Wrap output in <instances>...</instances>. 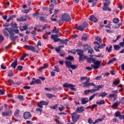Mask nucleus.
<instances>
[{"label": "nucleus", "instance_id": "nucleus-39", "mask_svg": "<svg viewBox=\"0 0 124 124\" xmlns=\"http://www.w3.org/2000/svg\"><path fill=\"white\" fill-rule=\"evenodd\" d=\"M5 30H6V31H8L10 35H14V33H13V31H12V30H9L7 28H5Z\"/></svg>", "mask_w": 124, "mask_h": 124}, {"label": "nucleus", "instance_id": "nucleus-31", "mask_svg": "<svg viewBox=\"0 0 124 124\" xmlns=\"http://www.w3.org/2000/svg\"><path fill=\"white\" fill-rule=\"evenodd\" d=\"M90 48H91V46H90L88 45H85L83 46V49H84V51H87V50H89V49H90Z\"/></svg>", "mask_w": 124, "mask_h": 124}, {"label": "nucleus", "instance_id": "nucleus-30", "mask_svg": "<svg viewBox=\"0 0 124 124\" xmlns=\"http://www.w3.org/2000/svg\"><path fill=\"white\" fill-rule=\"evenodd\" d=\"M103 121V119L102 118H99L97 120H95V122L93 123V124H97L100 122H102Z\"/></svg>", "mask_w": 124, "mask_h": 124}, {"label": "nucleus", "instance_id": "nucleus-32", "mask_svg": "<svg viewBox=\"0 0 124 124\" xmlns=\"http://www.w3.org/2000/svg\"><path fill=\"white\" fill-rule=\"evenodd\" d=\"M117 61V59L113 58L109 60L108 62V64H110L111 62H116Z\"/></svg>", "mask_w": 124, "mask_h": 124}, {"label": "nucleus", "instance_id": "nucleus-26", "mask_svg": "<svg viewBox=\"0 0 124 124\" xmlns=\"http://www.w3.org/2000/svg\"><path fill=\"white\" fill-rule=\"evenodd\" d=\"M20 30L21 31H26V30H28V26L25 25L24 26H20Z\"/></svg>", "mask_w": 124, "mask_h": 124}, {"label": "nucleus", "instance_id": "nucleus-7", "mask_svg": "<svg viewBox=\"0 0 124 124\" xmlns=\"http://www.w3.org/2000/svg\"><path fill=\"white\" fill-rule=\"evenodd\" d=\"M23 118L24 120H29L31 118V114L29 111H26L23 113Z\"/></svg>", "mask_w": 124, "mask_h": 124}, {"label": "nucleus", "instance_id": "nucleus-60", "mask_svg": "<svg viewBox=\"0 0 124 124\" xmlns=\"http://www.w3.org/2000/svg\"><path fill=\"white\" fill-rule=\"evenodd\" d=\"M55 68V71H56L57 72H60V68H59V67L55 66L54 67Z\"/></svg>", "mask_w": 124, "mask_h": 124}, {"label": "nucleus", "instance_id": "nucleus-18", "mask_svg": "<svg viewBox=\"0 0 124 124\" xmlns=\"http://www.w3.org/2000/svg\"><path fill=\"white\" fill-rule=\"evenodd\" d=\"M90 21H93V22H94L96 23V22H97V18L94 16L92 15L90 17Z\"/></svg>", "mask_w": 124, "mask_h": 124}, {"label": "nucleus", "instance_id": "nucleus-52", "mask_svg": "<svg viewBox=\"0 0 124 124\" xmlns=\"http://www.w3.org/2000/svg\"><path fill=\"white\" fill-rule=\"evenodd\" d=\"M123 42H120L119 43V45L121 47H124V38H123Z\"/></svg>", "mask_w": 124, "mask_h": 124}, {"label": "nucleus", "instance_id": "nucleus-17", "mask_svg": "<svg viewBox=\"0 0 124 124\" xmlns=\"http://www.w3.org/2000/svg\"><path fill=\"white\" fill-rule=\"evenodd\" d=\"M88 58V56H85L84 54L80 55L79 57V61L81 62V61H84V60H87Z\"/></svg>", "mask_w": 124, "mask_h": 124}, {"label": "nucleus", "instance_id": "nucleus-22", "mask_svg": "<svg viewBox=\"0 0 124 124\" xmlns=\"http://www.w3.org/2000/svg\"><path fill=\"white\" fill-rule=\"evenodd\" d=\"M59 41H61L62 44H65V45H67V42H68V39H65L64 40L60 39Z\"/></svg>", "mask_w": 124, "mask_h": 124}, {"label": "nucleus", "instance_id": "nucleus-28", "mask_svg": "<svg viewBox=\"0 0 124 124\" xmlns=\"http://www.w3.org/2000/svg\"><path fill=\"white\" fill-rule=\"evenodd\" d=\"M19 114H20V110L16 109L14 112V116H15V117H19Z\"/></svg>", "mask_w": 124, "mask_h": 124}, {"label": "nucleus", "instance_id": "nucleus-41", "mask_svg": "<svg viewBox=\"0 0 124 124\" xmlns=\"http://www.w3.org/2000/svg\"><path fill=\"white\" fill-rule=\"evenodd\" d=\"M113 22L114 24H118L120 22V20L118 18H115L113 19Z\"/></svg>", "mask_w": 124, "mask_h": 124}, {"label": "nucleus", "instance_id": "nucleus-29", "mask_svg": "<svg viewBox=\"0 0 124 124\" xmlns=\"http://www.w3.org/2000/svg\"><path fill=\"white\" fill-rule=\"evenodd\" d=\"M112 48H113V46H109V48H108V46H107L106 48V51H107L108 52V53H110V52H111V51H112Z\"/></svg>", "mask_w": 124, "mask_h": 124}, {"label": "nucleus", "instance_id": "nucleus-9", "mask_svg": "<svg viewBox=\"0 0 124 124\" xmlns=\"http://www.w3.org/2000/svg\"><path fill=\"white\" fill-rule=\"evenodd\" d=\"M25 47L26 49H27V50H29L30 51H31L32 52H36V49L35 48V47L32 46L26 45L25 46Z\"/></svg>", "mask_w": 124, "mask_h": 124}, {"label": "nucleus", "instance_id": "nucleus-6", "mask_svg": "<svg viewBox=\"0 0 124 124\" xmlns=\"http://www.w3.org/2000/svg\"><path fill=\"white\" fill-rule=\"evenodd\" d=\"M63 88H69L72 91H75L76 90L75 88H74L75 87V85H73V84L70 83H65L63 85Z\"/></svg>", "mask_w": 124, "mask_h": 124}, {"label": "nucleus", "instance_id": "nucleus-44", "mask_svg": "<svg viewBox=\"0 0 124 124\" xmlns=\"http://www.w3.org/2000/svg\"><path fill=\"white\" fill-rule=\"evenodd\" d=\"M34 81L35 82V84H40L41 83V81L40 80V79H36L35 78H34Z\"/></svg>", "mask_w": 124, "mask_h": 124}, {"label": "nucleus", "instance_id": "nucleus-49", "mask_svg": "<svg viewBox=\"0 0 124 124\" xmlns=\"http://www.w3.org/2000/svg\"><path fill=\"white\" fill-rule=\"evenodd\" d=\"M92 91H93V90H87L84 91V93L85 94H89V93H91Z\"/></svg>", "mask_w": 124, "mask_h": 124}, {"label": "nucleus", "instance_id": "nucleus-14", "mask_svg": "<svg viewBox=\"0 0 124 124\" xmlns=\"http://www.w3.org/2000/svg\"><path fill=\"white\" fill-rule=\"evenodd\" d=\"M104 88V85H97V86H95V89H93L92 91L93 92H95L96 91H99L100 89H102Z\"/></svg>", "mask_w": 124, "mask_h": 124}, {"label": "nucleus", "instance_id": "nucleus-11", "mask_svg": "<svg viewBox=\"0 0 124 124\" xmlns=\"http://www.w3.org/2000/svg\"><path fill=\"white\" fill-rule=\"evenodd\" d=\"M58 37H59L58 34H56V35L52 34L51 36V39H53L54 42H58V41H60L61 39L59 38Z\"/></svg>", "mask_w": 124, "mask_h": 124}, {"label": "nucleus", "instance_id": "nucleus-58", "mask_svg": "<svg viewBox=\"0 0 124 124\" xmlns=\"http://www.w3.org/2000/svg\"><path fill=\"white\" fill-rule=\"evenodd\" d=\"M105 46H106L105 44H102V45L99 46V48H100V49H102V48H104Z\"/></svg>", "mask_w": 124, "mask_h": 124}, {"label": "nucleus", "instance_id": "nucleus-16", "mask_svg": "<svg viewBox=\"0 0 124 124\" xmlns=\"http://www.w3.org/2000/svg\"><path fill=\"white\" fill-rule=\"evenodd\" d=\"M81 104L85 105V104H87V103L89 102V98H83L81 99Z\"/></svg>", "mask_w": 124, "mask_h": 124}, {"label": "nucleus", "instance_id": "nucleus-35", "mask_svg": "<svg viewBox=\"0 0 124 124\" xmlns=\"http://www.w3.org/2000/svg\"><path fill=\"white\" fill-rule=\"evenodd\" d=\"M113 47H114V50H116V51H118L121 49V46H119L118 45H115L113 46Z\"/></svg>", "mask_w": 124, "mask_h": 124}, {"label": "nucleus", "instance_id": "nucleus-34", "mask_svg": "<svg viewBox=\"0 0 124 124\" xmlns=\"http://www.w3.org/2000/svg\"><path fill=\"white\" fill-rule=\"evenodd\" d=\"M88 39V36L86 34H84L82 37V40H83L84 41H86Z\"/></svg>", "mask_w": 124, "mask_h": 124}, {"label": "nucleus", "instance_id": "nucleus-46", "mask_svg": "<svg viewBox=\"0 0 124 124\" xmlns=\"http://www.w3.org/2000/svg\"><path fill=\"white\" fill-rule=\"evenodd\" d=\"M8 76L9 77H12V76H14V74H13V72H12V71H10L8 73Z\"/></svg>", "mask_w": 124, "mask_h": 124}, {"label": "nucleus", "instance_id": "nucleus-13", "mask_svg": "<svg viewBox=\"0 0 124 124\" xmlns=\"http://www.w3.org/2000/svg\"><path fill=\"white\" fill-rule=\"evenodd\" d=\"M83 87L88 88L90 87V78H87L85 82L83 83Z\"/></svg>", "mask_w": 124, "mask_h": 124}, {"label": "nucleus", "instance_id": "nucleus-50", "mask_svg": "<svg viewBox=\"0 0 124 124\" xmlns=\"http://www.w3.org/2000/svg\"><path fill=\"white\" fill-rule=\"evenodd\" d=\"M36 112H40V113H42V108H36Z\"/></svg>", "mask_w": 124, "mask_h": 124}, {"label": "nucleus", "instance_id": "nucleus-56", "mask_svg": "<svg viewBox=\"0 0 124 124\" xmlns=\"http://www.w3.org/2000/svg\"><path fill=\"white\" fill-rule=\"evenodd\" d=\"M87 79H89L87 77H83L80 78L81 81H84V80H86V81H87Z\"/></svg>", "mask_w": 124, "mask_h": 124}, {"label": "nucleus", "instance_id": "nucleus-5", "mask_svg": "<svg viewBox=\"0 0 124 124\" xmlns=\"http://www.w3.org/2000/svg\"><path fill=\"white\" fill-rule=\"evenodd\" d=\"M62 21H66L67 22H68L71 20V18H70V16L69 14H64L62 16Z\"/></svg>", "mask_w": 124, "mask_h": 124}, {"label": "nucleus", "instance_id": "nucleus-15", "mask_svg": "<svg viewBox=\"0 0 124 124\" xmlns=\"http://www.w3.org/2000/svg\"><path fill=\"white\" fill-rule=\"evenodd\" d=\"M18 64V62L17 61V59H16L14 62L11 65V67H13L14 69L16 68V66H17Z\"/></svg>", "mask_w": 124, "mask_h": 124}, {"label": "nucleus", "instance_id": "nucleus-1", "mask_svg": "<svg viewBox=\"0 0 124 124\" xmlns=\"http://www.w3.org/2000/svg\"><path fill=\"white\" fill-rule=\"evenodd\" d=\"M86 60H87L88 62H92L94 63V65L91 64L92 67H93L94 69H98V68H99V65H100V63H101V61H96L92 57L89 58L87 57Z\"/></svg>", "mask_w": 124, "mask_h": 124}, {"label": "nucleus", "instance_id": "nucleus-27", "mask_svg": "<svg viewBox=\"0 0 124 124\" xmlns=\"http://www.w3.org/2000/svg\"><path fill=\"white\" fill-rule=\"evenodd\" d=\"M103 10H104L105 11H111V8L108 7V6H104L103 7Z\"/></svg>", "mask_w": 124, "mask_h": 124}, {"label": "nucleus", "instance_id": "nucleus-19", "mask_svg": "<svg viewBox=\"0 0 124 124\" xmlns=\"http://www.w3.org/2000/svg\"><path fill=\"white\" fill-rule=\"evenodd\" d=\"M84 107H80L77 108V112L78 113H82V112H84Z\"/></svg>", "mask_w": 124, "mask_h": 124}, {"label": "nucleus", "instance_id": "nucleus-59", "mask_svg": "<svg viewBox=\"0 0 124 124\" xmlns=\"http://www.w3.org/2000/svg\"><path fill=\"white\" fill-rule=\"evenodd\" d=\"M61 107L59 108V111H62V110H64V109H65V108H64V107L62 106H61Z\"/></svg>", "mask_w": 124, "mask_h": 124}, {"label": "nucleus", "instance_id": "nucleus-25", "mask_svg": "<svg viewBox=\"0 0 124 124\" xmlns=\"http://www.w3.org/2000/svg\"><path fill=\"white\" fill-rule=\"evenodd\" d=\"M17 38H18V36H14V35H10V39L12 41H14L16 40Z\"/></svg>", "mask_w": 124, "mask_h": 124}, {"label": "nucleus", "instance_id": "nucleus-43", "mask_svg": "<svg viewBox=\"0 0 124 124\" xmlns=\"http://www.w3.org/2000/svg\"><path fill=\"white\" fill-rule=\"evenodd\" d=\"M37 30V28L36 27L34 28V31H33L32 32H31V33L32 34H34V35H36V30Z\"/></svg>", "mask_w": 124, "mask_h": 124}, {"label": "nucleus", "instance_id": "nucleus-48", "mask_svg": "<svg viewBox=\"0 0 124 124\" xmlns=\"http://www.w3.org/2000/svg\"><path fill=\"white\" fill-rule=\"evenodd\" d=\"M95 95H96V94H94L92 95H91L90 97V98H89V101H91V100H93V98H94V96H95Z\"/></svg>", "mask_w": 124, "mask_h": 124}, {"label": "nucleus", "instance_id": "nucleus-62", "mask_svg": "<svg viewBox=\"0 0 124 124\" xmlns=\"http://www.w3.org/2000/svg\"><path fill=\"white\" fill-rule=\"evenodd\" d=\"M17 98H19V100H21V101L24 100V97H23L22 95H19Z\"/></svg>", "mask_w": 124, "mask_h": 124}, {"label": "nucleus", "instance_id": "nucleus-23", "mask_svg": "<svg viewBox=\"0 0 124 124\" xmlns=\"http://www.w3.org/2000/svg\"><path fill=\"white\" fill-rule=\"evenodd\" d=\"M77 52L78 55L79 56H81L82 55H83V54H84V50L82 49H78L77 50Z\"/></svg>", "mask_w": 124, "mask_h": 124}, {"label": "nucleus", "instance_id": "nucleus-51", "mask_svg": "<svg viewBox=\"0 0 124 124\" xmlns=\"http://www.w3.org/2000/svg\"><path fill=\"white\" fill-rule=\"evenodd\" d=\"M50 108H51V109H53V110H56V109L58 108V105H55L53 107L50 106Z\"/></svg>", "mask_w": 124, "mask_h": 124}, {"label": "nucleus", "instance_id": "nucleus-3", "mask_svg": "<svg viewBox=\"0 0 124 124\" xmlns=\"http://www.w3.org/2000/svg\"><path fill=\"white\" fill-rule=\"evenodd\" d=\"M73 122L76 123L80 118V115L77 112H74L71 114Z\"/></svg>", "mask_w": 124, "mask_h": 124}, {"label": "nucleus", "instance_id": "nucleus-37", "mask_svg": "<svg viewBox=\"0 0 124 124\" xmlns=\"http://www.w3.org/2000/svg\"><path fill=\"white\" fill-rule=\"evenodd\" d=\"M65 59L68 61H74V57L70 55H69L68 57H66Z\"/></svg>", "mask_w": 124, "mask_h": 124}, {"label": "nucleus", "instance_id": "nucleus-53", "mask_svg": "<svg viewBox=\"0 0 124 124\" xmlns=\"http://www.w3.org/2000/svg\"><path fill=\"white\" fill-rule=\"evenodd\" d=\"M88 123L90 124H93V119H92V118H89L88 120Z\"/></svg>", "mask_w": 124, "mask_h": 124}, {"label": "nucleus", "instance_id": "nucleus-2", "mask_svg": "<svg viewBox=\"0 0 124 124\" xmlns=\"http://www.w3.org/2000/svg\"><path fill=\"white\" fill-rule=\"evenodd\" d=\"M111 93H113L109 94L108 97V98H109L110 99H112V98H113V101H115V100H117L118 99V93H119L118 90H114L111 92Z\"/></svg>", "mask_w": 124, "mask_h": 124}, {"label": "nucleus", "instance_id": "nucleus-21", "mask_svg": "<svg viewBox=\"0 0 124 124\" xmlns=\"http://www.w3.org/2000/svg\"><path fill=\"white\" fill-rule=\"evenodd\" d=\"M39 20L41 22H48V20H47V18L44 16L40 17Z\"/></svg>", "mask_w": 124, "mask_h": 124}, {"label": "nucleus", "instance_id": "nucleus-8", "mask_svg": "<svg viewBox=\"0 0 124 124\" xmlns=\"http://www.w3.org/2000/svg\"><path fill=\"white\" fill-rule=\"evenodd\" d=\"M29 17V16L25 15L22 16L20 17L16 18V21H19V22H26L27 21V18Z\"/></svg>", "mask_w": 124, "mask_h": 124}, {"label": "nucleus", "instance_id": "nucleus-24", "mask_svg": "<svg viewBox=\"0 0 124 124\" xmlns=\"http://www.w3.org/2000/svg\"><path fill=\"white\" fill-rule=\"evenodd\" d=\"M52 33H59V30L57 29V27H54L51 31Z\"/></svg>", "mask_w": 124, "mask_h": 124}, {"label": "nucleus", "instance_id": "nucleus-57", "mask_svg": "<svg viewBox=\"0 0 124 124\" xmlns=\"http://www.w3.org/2000/svg\"><path fill=\"white\" fill-rule=\"evenodd\" d=\"M120 84V80H115L113 81V85H119Z\"/></svg>", "mask_w": 124, "mask_h": 124}, {"label": "nucleus", "instance_id": "nucleus-36", "mask_svg": "<svg viewBox=\"0 0 124 124\" xmlns=\"http://www.w3.org/2000/svg\"><path fill=\"white\" fill-rule=\"evenodd\" d=\"M77 30H78L79 31H84V28H83L82 25L77 26L76 27Z\"/></svg>", "mask_w": 124, "mask_h": 124}, {"label": "nucleus", "instance_id": "nucleus-42", "mask_svg": "<svg viewBox=\"0 0 124 124\" xmlns=\"http://www.w3.org/2000/svg\"><path fill=\"white\" fill-rule=\"evenodd\" d=\"M46 95L49 98H52V97H55V96H56L55 95H53V94H50V93H46Z\"/></svg>", "mask_w": 124, "mask_h": 124}, {"label": "nucleus", "instance_id": "nucleus-54", "mask_svg": "<svg viewBox=\"0 0 124 124\" xmlns=\"http://www.w3.org/2000/svg\"><path fill=\"white\" fill-rule=\"evenodd\" d=\"M55 122H56V124H63V123H62V122H61L59 120H58V119H55Z\"/></svg>", "mask_w": 124, "mask_h": 124}, {"label": "nucleus", "instance_id": "nucleus-55", "mask_svg": "<svg viewBox=\"0 0 124 124\" xmlns=\"http://www.w3.org/2000/svg\"><path fill=\"white\" fill-rule=\"evenodd\" d=\"M82 26L83 28L85 29V28H87V27H88V23H87V22H83Z\"/></svg>", "mask_w": 124, "mask_h": 124}, {"label": "nucleus", "instance_id": "nucleus-64", "mask_svg": "<svg viewBox=\"0 0 124 124\" xmlns=\"http://www.w3.org/2000/svg\"><path fill=\"white\" fill-rule=\"evenodd\" d=\"M110 4V1H108L107 2L104 3V6H109Z\"/></svg>", "mask_w": 124, "mask_h": 124}, {"label": "nucleus", "instance_id": "nucleus-47", "mask_svg": "<svg viewBox=\"0 0 124 124\" xmlns=\"http://www.w3.org/2000/svg\"><path fill=\"white\" fill-rule=\"evenodd\" d=\"M88 53L92 55V54L93 53V48H89L88 49Z\"/></svg>", "mask_w": 124, "mask_h": 124}, {"label": "nucleus", "instance_id": "nucleus-61", "mask_svg": "<svg viewBox=\"0 0 124 124\" xmlns=\"http://www.w3.org/2000/svg\"><path fill=\"white\" fill-rule=\"evenodd\" d=\"M3 33L5 36H9L8 33L5 30L3 31Z\"/></svg>", "mask_w": 124, "mask_h": 124}, {"label": "nucleus", "instance_id": "nucleus-40", "mask_svg": "<svg viewBox=\"0 0 124 124\" xmlns=\"http://www.w3.org/2000/svg\"><path fill=\"white\" fill-rule=\"evenodd\" d=\"M119 105H120V102H116L113 104V105L111 107H112V108H113V107H118V106H119Z\"/></svg>", "mask_w": 124, "mask_h": 124}, {"label": "nucleus", "instance_id": "nucleus-45", "mask_svg": "<svg viewBox=\"0 0 124 124\" xmlns=\"http://www.w3.org/2000/svg\"><path fill=\"white\" fill-rule=\"evenodd\" d=\"M78 67V65H71L70 68L73 70L76 69Z\"/></svg>", "mask_w": 124, "mask_h": 124}, {"label": "nucleus", "instance_id": "nucleus-33", "mask_svg": "<svg viewBox=\"0 0 124 124\" xmlns=\"http://www.w3.org/2000/svg\"><path fill=\"white\" fill-rule=\"evenodd\" d=\"M96 103L98 105H102L103 104H105V102L104 101V100H102L99 102H96Z\"/></svg>", "mask_w": 124, "mask_h": 124}, {"label": "nucleus", "instance_id": "nucleus-12", "mask_svg": "<svg viewBox=\"0 0 124 124\" xmlns=\"http://www.w3.org/2000/svg\"><path fill=\"white\" fill-rule=\"evenodd\" d=\"M115 117H119V119H120V120H124L123 123H124V115H122L120 111L115 112Z\"/></svg>", "mask_w": 124, "mask_h": 124}, {"label": "nucleus", "instance_id": "nucleus-4", "mask_svg": "<svg viewBox=\"0 0 124 124\" xmlns=\"http://www.w3.org/2000/svg\"><path fill=\"white\" fill-rule=\"evenodd\" d=\"M6 112L2 111L1 113L2 116L3 117H9L12 115V111L11 110L8 109L7 110L5 109Z\"/></svg>", "mask_w": 124, "mask_h": 124}, {"label": "nucleus", "instance_id": "nucleus-63", "mask_svg": "<svg viewBox=\"0 0 124 124\" xmlns=\"http://www.w3.org/2000/svg\"><path fill=\"white\" fill-rule=\"evenodd\" d=\"M94 49L95 50V51H96V52H99V49H100V48L99 47V46H95L94 47Z\"/></svg>", "mask_w": 124, "mask_h": 124}, {"label": "nucleus", "instance_id": "nucleus-10", "mask_svg": "<svg viewBox=\"0 0 124 124\" xmlns=\"http://www.w3.org/2000/svg\"><path fill=\"white\" fill-rule=\"evenodd\" d=\"M49 103L47 101H41L40 102L38 103V107L39 108H43V105H48Z\"/></svg>", "mask_w": 124, "mask_h": 124}, {"label": "nucleus", "instance_id": "nucleus-38", "mask_svg": "<svg viewBox=\"0 0 124 124\" xmlns=\"http://www.w3.org/2000/svg\"><path fill=\"white\" fill-rule=\"evenodd\" d=\"M108 94V93H106L105 92L101 93L99 94V96H102V97H105Z\"/></svg>", "mask_w": 124, "mask_h": 124}, {"label": "nucleus", "instance_id": "nucleus-20", "mask_svg": "<svg viewBox=\"0 0 124 124\" xmlns=\"http://www.w3.org/2000/svg\"><path fill=\"white\" fill-rule=\"evenodd\" d=\"M65 64L66 67H68V68H70V67H71V65H72V63L69 61H66L65 62Z\"/></svg>", "mask_w": 124, "mask_h": 124}]
</instances>
